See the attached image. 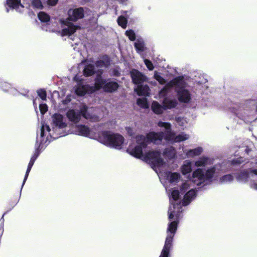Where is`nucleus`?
I'll use <instances>...</instances> for the list:
<instances>
[{
  "mask_svg": "<svg viewBox=\"0 0 257 257\" xmlns=\"http://www.w3.org/2000/svg\"><path fill=\"white\" fill-rule=\"evenodd\" d=\"M38 18L42 22L46 23V25L42 27L44 30L56 33L62 37L71 35L79 28L67 20H60L58 27L55 28L54 25V27L51 28L49 26L50 24L47 23L50 21V16L43 12L38 14Z\"/></svg>",
  "mask_w": 257,
  "mask_h": 257,
  "instance_id": "5",
  "label": "nucleus"
},
{
  "mask_svg": "<svg viewBox=\"0 0 257 257\" xmlns=\"http://www.w3.org/2000/svg\"><path fill=\"white\" fill-rule=\"evenodd\" d=\"M58 0H47L48 4L49 6H53L57 4Z\"/></svg>",
  "mask_w": 257,
  "mask_h": 257,
  "instance_id": "41",
  "label": "nucleus"
},
{
  "mask_svg": "<svg viewBox=\"0 0 257 257\" xmlns=\"http://www.w3.org/2000/svg\"><path fill=\"white\" fill-rule=\"evenodd\" d=\"M31 167H28V168H27V170L26 171V174H25V178H24V181H23V184H22V188L24 186L27 179V178L28 177V175H29V174L31 170Z\"/></svg>",
  "mask_w": 257,
  "mask_h": 257,
  "instance_id": "38",
  "label": "nucleus"
},
{
  "mask_svg": "<svg viewBox=\"0 0 257 257\" xmlns=\"http://www.w3.org/2000/svg\"><path fill=\"white\" fill-rule=\"evenodd\" d=\"M37 93L39 97L43 100L46 99V92L43 89H40L37 91Z\"/></svg>",
  "mask_w": 257,
  "mask_h": 257,
  "instance_id": "34",
  "label": "nucleus"
},
{
  "mask_svg": "<svg viewBox=\"0 0 257 257\" xmlns=\"http://www.w3.org/2000/svg\"><path fill=\"white\" fill-rule=\"evenodd\" d=\"M7 4L10 8L18 12L22 13L24 11V7L21 3V0H7Z\"/></svg>",
  "mask_w": 257,
  "mask_h": 257,
  "instance_id": "16",
  "label": "nucleus"
},
{
  "mask_svg": "<svg viewBox=\"0 0 257 257\" xmlns=\"http://www.w3.org/2000/svg\"><path fill=\"white\" fill-rule=\"evenodd\" d=\"M105 81L103 80L100 75H98L95 79L94 86H89L87 85H83L80 82L76 86L75 91L76 94L79 96H83L86 93H92L96 90L103 87L105 91L113 92L117 90L118 85L116 82H110L105 84Z\"/></svg>",
  "mask_w": 257,
  "mask_h": 257,
  "instance_id": "6",
  "label": "nucleus"
},
{
  "mask_svg": "<svg viewBox=\"0 0 257 257\" xmlns=\"http://www.w3.org/2000/svg\"><path fill=\"white\" fill-rule=\"evenodd\" d=\"M39 108H40L41 113L42 114H44L48 110L47 105L45 103L40 104Z\"/></svg>",
  "mask_w": 257,
  "mask_h": 257,
  "instance_id": "36",
  "label": "nucleus"
},
{
  "mask_svg": "<svg viewBox=\"0 0 257 257\" xmlns=\"http://www.w3.org/2000/svg\"><path fill=\"white\" fill-rule=\"evenodd\" d=\"M74 50H76V48L75 47H74Z\"/></svg>",
  "mask_w": 257,
  "mask_h": 257,
  "instance_id": "50",
  "label": "nucleus"
},
{
  "mask_svg": "<svg viewBox=\"0 0 257 257\" xmlns=\"http://www.w3.org/2000/svg\"><path fill=\"white\" fill-rule=\"evenodd\" d=\"M69 19L71 21H77L84 17V11L82 8L70 9L68 12Z\"/></svg>",
  "mask_w": 257,
  "mask_h": 257,
  "instance_id": "15",
  "label": "nucleus"
},
{
  "mask_svg": "<svg viewBox=\"0 0 257 257\" xmlns=\"http://www.w3.org/2000/svg\"><path fill=\"white\" fill-rule=\"evenodd\" d=\"M83 72L86 76L92 75L94 72V66L90 64L86 65L84 69Z\"/></svg>",
  "mask_w": 257,
  "mask_h": 257,
  "instance_id": "25",
  "label": "nucleus"
},
{
  "mask_svg": "<svg viewBox=\"0 0 257 257\" xmlns=\"http://www.w3.org/2000/svg\"><path fill=\"white\" fill-rule=\"evenodd\" d=\"M154 77L155 79L157 80L159 83L161 84H164L166 83V80L165 79L162 77L160 74L157 72V71H155L154 73Z\"/></svg>",
  "mask_w": 257,
  "mask_h": 257,
  "instance_id": "29",
  "label": "nucleus"
},
{
  "mask_svg": "<svg viewBox=\"0 0 257 257\" xmlns=\"http://www.w3.org/2000/svg\"><path fill=\"white\" fill-rule=\"evenodd\" d=\"M233 177L231 175H226L220 179V181L222 183H227L231 182Z\"/></svg>",
  "mask_w": 257,
  "mask_h": 257,
  "instance_id": "28",
  "label": "nucleus"
},
{
  "mask_svg": "<svg viewBox=\"0 0 257 257\" xmlns=\"http://www.w3.org/2000/svg\"><path fill=\"white\" fill-rule=\"evenodd\" d=\"M32 6L38 9H42L43 7L41 0H32Z\"/></svg>",
  "mask_w": 257,
  "mask_h": 257,
  "instance_id": "32",
  "label": "nucleus"
},
{
  "mask_svg": "<svg viewBox=\"0 0 257 257\" xmlns=\"http://www.w3.org/2000/svg\"><path fill=\"white\" fill-rule=\"evenodd\" d=\"M176 121L177 123L180 126H185L187 123L186 119L180 117H177Z\"/></svg>",
  "mask_w": 257,
  "mask_h": 257,
  "instance_id": "35",
  "label": "nucleus"
},
{
  "mask_svg": "<svg viewBox=\"0 0 257 257\" xmlns=\"http://www.w3.org/2000/svg\"><path fill=\"white\" fill-rule=\"evenodd\" d=\"M98 141L110 147L120 149L124 142V138L121 135L117 134L104 132L99 134Z\"/></svg>",
  "mask_w": 257,
  "mask_h": 257,
  "instance_id": "8",
  "label": "nucleus"
},
{
  "mask_svg": "<svg viewBox=\"0 0 257 257\" xmlns=\"http://www.w3.org/2000/svg\"><path fill=\"white\" fill-rule=\"evenodd\" d=\"M118 24L123 28H125L127 24V20L125 18L120 16L117 19Z\"/></svg>",
  "mask_w": 257,
  "mask_h": 257,
  "instance_id": "31",
  "label": "nucleus"
},
{
  "mask_svg": "<svg viewBox=\"0 0 257 257\" xmlns=\"http://www.w3.org/2000/svg\"><path fill=\"white\" fill-rule=\"evenodd\" d=\"M144 63L149 70H153L154 66L152 62L148 59H144Z\"/></svg>",
  "mask_w": 257,
  "mask_h": 257,
  "instance_id": "37",
  "label": "nucleus"
},
{
  "mask_svg": "<svg viewBox=\"0 0 257 257\" xmlns=\"http://www.w3.org/2000/svg\"><path fill=\"white\" fill-rule=\"evenodd\" d=\"M178 102L176 99L165 97L163 100L162 104L165 110L171 109L175 107Z\"/></svg>",
  "mask_w": 257,
  "mask_h": 257,
  "instance_id": "19",
  "label": "nucleus"
},
{
  "mask_svg": "<svg viewBox=\"0 0 257 257\" xmlns=\"http://www.w3.org/2000/svg\"><path fill=\"white\" fill-rule=\"evenodd\" d=\"M67 117L70 121L76 123L79 121L81 115L80 113L73 109H70L67 112Z\"/></svg>",
  "mask_w": 257,
  "mask_h": 257,
  "instance_id": "20",
  "label": "nucleus"
},
{
  "mask_svg": "<svg viewBox=\"0 0 257 257\" xmlns=\"http://www.w3.org/2000/svg\"><path fill=\"white\" fill-rule=\"evenodd\" d=\"M131 76L133 83L137 85H140L144 82H148V77L136 69H133L131 71Z\"/></svg>",
  "mask_w": 257,
  "mask_h": 257,
  "instance_id": "14",
  "label": "nucleus"
},
{
  "mask_svg": "<svg viewBox=\"0 0 257 257\" xmlns=\"http://www.w3.org/2000/svg\"><path fill=\"white\" fill-rule=\"evenodd\" d=\"M109 62V58L107 56H104L102 59L98 60L96 63V67L98 68L97 71L101 73V68L106 67L108 65Z\"/></svg>",
  "mask_w": 257,
  "mask_h": 257,
  "instance_id": "23",
  "label": "nucleus"
},
{
  "mask_svg": "<svg viewBox=\"0 0 257 257\" xmlns=\"http://www.w3.org/2000/svg\"><path fill=\"white\" fill-rule=\"evenodd\" d=\"M248 178H251L249 182L250 187L255 190H257V169H252L248 174L246 172H240L236 177L238 181L245 183Z\"/></svg>",
  "mask_w": 257,
  "mask_h": 257,
  "instance_id": "10",
  "label": "nucleus"
},
{
  "mask_svg": "<svg viewBox=\"0 0 257 257\" xmlns=\"http://www.w3.org/2000/svg\"><path fill=\"white\" fill-rule=\"evenodd\" d=\"M74 80L75 81H80L79 79V78H78V76L77 75H76L75 77H74Z\"/></svg>",
  "mask_w": 257,
  "mask_h": 257,
  "instance_id": "48",
  "label": "nucleus"
},
{
  "mask_svg": "<svg viewBox=\"0 0 257 257\" xmlns=\"http://www.w3.org/2000/svg\"><path fill=\"white\" fill-rule=\"evenodd\" d=\"M119 2L121 4L125 3L128 0H118Z\"/></svg>",
  "mask_w": 257,
  "mask_h": 257,
  "instance_id": "46",
  "label": "nucleus"
},
{
  "mask_svg": "<svg viewBox=\"0 0 257 257\" xmlns=\"http://www.w3.org/2000/svg\"><path fill=\"white\" fill-rule=\"evenodd\" d=\"M12 85L6 82L2 81L0 79V88L4 91L7 92Z\"/></svg>",
  "mask_w": 257,
  "mask_h": 257,
  "instance_id": "30",
  "label": "nucleus"
},
{
  "mask_svg": "<svg viewBox=\"0 0 257 257\" xmlns=\"http://www.w3.org/2000/svg\"><path fill=\"white\" fill-rule=\"evenodd\" d=\"M212 164L213 160L210 157L205 156L199 157L194 162L195 166L197 168L193 172L191 177L182 184L180 186L181 192L175 189L169 190L171 205L169 208L168 215L170 222L167 230V235L165 244L159 257H168L169 251L172 247L173 238L177 228L180 213L182 212L179 200L180 193H185L182 202L183 205L186 206L189 204L196 196L194 185L204 186L209 184L219 174L221 169L219 164L206 167Z\"/></svg>",
  "mask_w": 257,
  "mask_h": 257,
  "instance_id": "1",
  "label": "nucleus"
},
{
  "mask_svg": "<svg viewBox=\"0 0 257 257\" xmlns=\"http://www.w3.org/2000/svg\"><path fill=\"white\" fill-rule=\"evenodd\" d=\"M39 156V153L38 151H36V152L34 153V155L32 156L31 159H34V160H36L37 157Z\"/></svg>",
  "mask_w": 257,
  "mask_h": 257,
  "instance_id": "43",
  "label": "nucleus"
},
{
  "mask_svg": "<svg viewBox=\"0 0 257 257\" xmlns=\"http://www.w3.org/2000/svg\"><path fill=\"white\" fill-rule=\"evenodd\" d=\"M33 103H34V104H35V101H33Z\"/></svg>",
  "mask_w": 257,
  "mask_h": 257,
  "instance_id": "51",
  "label": "nucleus"
},
{
  "mask_svg": "<svg viewBox=\"0 0 257 257\" xmlns=\"http://www.w3.org/2000/svg\"><path fill=\"white\" fill-rule=\"evenodd\" d=\"M70 97L69 96H67L66 98L63 101V103L64 104H67L70 101Z\"/></svg>",
  "mask_w": 257,
  "mask_h": 257,
  "instance_id": "44",
  "label": "nucleus"
},
{
  "mask_svg": "<svg viewBox=\"0 0 257 257\" xmlns=\"http://www.w3.org/2000/svg\"><path fill=\"white\" fill-rule=\"evenodd\" d=\"M7 92L14 95H16L18 94L17 90L14 87H12V85Z\"/></svg>",
  "mask_w": 257,
  "mask_h": 257,
  "instance_id": "39",
  "label": "nucleus"
},
{
  "mask_svg": "<svg viewBox=\"0 0 257 257\" xmlns=\"http://www.w3.org/2000/svg\"><path fill=\"white\" fill-rule=\"evenodd\" d=\"M35 161L34 160V159H31L28 166L32 168L34 164Z\"/></svg>",
  "mask_w": 257,
  "mask_h": 257,
  "instance_id": "45",
  "label": "nucleus"
},
{
  "mask_svg": "<svg viewBox=\"0 0 257 257\" xmlns=\"http://www.w3.org/2000/svg\"><path fill=\"white\" fill-rule=\"evenodd\" d=\"M80 113L87 119L91 121H97L99 120V117L95 113H94V109L88 108L86 105H83L80 107Z\"/></svg>",
  "mask_w": 257,
  "mask_h": 257,
  "instance_id": "13",
  "label": "nucleus"
},
{
  "mask_svg": "<svg viewBox=\"0 0 257 257\" xmlns=\"http://www.w3.org/2000/svg\"><path fill=\"white\" fill-rule=\"evenodd\" d=\"M176 150L173 147L166 148L164 151V156L167 159H171L175 158L176 156Z\"/></svg>",
  "mask_w": 257,
  "mask_h": 257,
  "instance_id": "24",
  "label": "nucleus"
},
{
  "mask_svg": "<svg viewBox=\"0 0 257 257\" xmlns=\"http://www.w3.org/2000/svg\"><path fill=\"white\" fill-rule=\"evenodd\" d=\"M73 130L69 133L82 136L93 139L98 140L99 134L97 135L94 129L90 128L83 124L75 125L73 126Z\"/></svg>",
  "mask_w": 257,
  "mask_h": 257,
  "instance_id": "9",
  "label": "nucleus"
},
{
  "mask_svg": "<svg viewBox=\"0 0 257 257\" xmlns=\"http://www.w3.org/2000/svg\"><path fill=\"white\" fill-rule=\"evenodd\" d=\"M127 152L135 157L140 158L151 164L152 168L156 172L160 179L166 180L168 183L176 184L181 179V175L176 172L163 173L161 170L166 166L165 162L161 158L159 151L146 152V139L142 136L136 137V145H131Z\"/></svg>",
  "mask_w": 257,
  "mask_h": 257,
  "instance_id": "2",
  "label": "nucleus"
},
{
  "mask_svg": "<svg viewBox=\"0 0 257 257\" xmlns=\"http://www.w3.org/2000/svg\"><path fill=\"white\" fill-rule=\"evenodd\" d=\"M137 103L140 107L142 108H148L149 105L146 98H138L137 101Z\"/></svg>",
  "mask_w": 257,
  "mask_h": 257,
  "instance_id": "26",
  "label": "nucleus"
},
{
  "mask_svg": "<svg viewBox=\"0 0 257 257\" xmlns=\"http://www.w3.org/2000/svg\"><path fill=\"white\" fill-rule=\"evenodd\" d=\"M245 151L246 152V154H248L249 153V152L250 151V150L248 149V148L247 147L245 149Z\"/></svg>",
  "mask_w": 257,
  "mask_h": 257,
  "instance_id": "47",
  "label": "nucleus"
},
{
  "mask_svg": "<svg viewBox=\"0 0 257 257\" xmlns=\"http://www.w3.org/2000/svg\"><path fill=\"white\" fill-rule=\"evenodd\" d=\"M135 91L137 93L138 95H144L145 96H149L150 94V89L149 87L147 85H137L134 88Z\"/></svg>",
  "mask_w": 257,
  "mask_h": 257,
  "instance_id": "17",
  "label": "nucleus"
},
{
  "mask_svg": "<svg viewBox=\"0 0 257 257\" xmlns=\"http://www.w3.org/2000/svg\"><path fill=\"white\" fill-rule=\"evenodd\" d=\"M127 134L130 136H133L135 135V131L134 129L131 127H127L126 128Z\"/></svg>",
  "mask_w": 257,
  "mask_h": 257,
  "instance_id": "40",
  "label": "nucleus"
},
{
  "mask_svg": "<svg viewBox=\"0 0 257 257\" xmlns=\"http://www.w3.org/2000/svg\"><path fill=\"white\" fill-rule=\"evenodd\" d=\"M151 109L156 114H161L165 110L163 104L157 101H153L151 105Z\"/></svg>",
  "mask_w": 257,
  "mask_h": 257,
  "instance_id": "21",
  "label": "nucleus"
},
{
  "mask_svg": "<svg viewBox=\"0 0 257 257\" xmlns=\"http://www.w3.org/2000/svg\"><path fill=\"white\" fill-rule=\"evenodd\" d=\"M183 84V78L179 77L175 78L167 83L166 85L165 86V87L159 92V97L162 98L165 97L168 93L169 89L170 87H175L176 88V86L180 87V86H182Z\"/></svg>",
  "mask_w": 257,
  "mask_h": 257,
  "instance_id": "12",
  "label": "nucleus"
},
{
  "mask_svg": "<svg viewBox=\"0 0 257 257\" xmlns=\"http://www.w3.org/2000/svg\"><path fill=\"white\" fill-rule=\"evenodd\" d=\"M150 83L152 84H153V82H150Z\"/></svg>",
  "mask_w": 257,
  "mask_h": 257,
  "instance_id": "49",
  "label": "nucleus"
},
{
  "mask_svg": "<svg viewBox=\"0 0 257 257\" xmlns=\"http://www.w3.org/2000/svg\"><path fill=\"white\" fill-rule=\"evenodd\" d=\"M52 124L53 125V130L51 131L49 126L44 123H42L40 129V136L37 135L36 138V145H39L40 147L41 145L47 143V141L50 142V139L53 138L54 139L58 137L64 136L67 135V133H57L58 135H54L52 132H56L57 129H63L65 128L67 124L64 120L63 116L59 113H55L52 116Z\"/></svg>",
  "mask_w": 257,
  "mask_h": 257,
  "instance_id": "4",
  "label": "nucleus"
},
{
  "mask_svg": "<svg viewBox=\"0 0 257 257\" xmlns=\"http://www.w3.org/2000/svg\"><path fill=\"white\" fill-rule=\"evenodd\" d=\"M126 35L128 37L130 40L134 41L136 38L135 32L132 30H128L125 32Z\"/></svg>",
  "mask_w": 257,
  "mask_h": 257,
  "instance_id": "33",
  "label": "nucleus"
},
{
  "mask_svg": "<svg viewBox=\"0 0 257 257\" xmlns=\"http://www.w3.org/2000/svg\"><path fill=\"white\" fill-rule=\"evenodd\" d=\"M135 46L138 52H143L145 50V45L142 40H138L135 43Z\"/></svg>",
  "mask_w": 257,
  "mask_h": 257,
  "instance_id": "27",
  "label": "nucleus"
},
{
  "mask_svg": "<svg viewBox=\"0 0 257 257\" xmlns=\"http://www.w3.org/2000/svg\"><path fill=\"white\" fill-rule=\"evenodd\" d=\"M257 101L255 99H247L241 102L234 111V113L240 119L248 123L256 119L255 108L257 111Z\"/></svg>",
  "mask_w": 257,
  "mask_h": 257,
  "instance_id": "7",
  "label": "nucleus"
},
{
  "mask_svg": "<svg viewBox=\"0 0 257 257\" xmlns=\"http://www.w3.org/2000/svg\"><path fill=\"white\" fill-rule=\"evenodd\" d=\"M158 126L164 127L165 132H162L155 133L151 132L147 134L146 137L143 136L146 139V147L149 142H152L155 144L161 143L163 138L168 143H174L185 141L189 138V135L185 133H181L176 135L171 130V124L169 122L160 121L158 122ZM143 136V135H142Z\"/></svg>",
  "mask_w": 257,
  "mask_h": 257,
  "instance_id": "3",
  "label": "nucleus"
},
{
  "mask_svg": "<svg viewBox=\"0 0 257 257\" xmlns=\"http://www.w3.org/2000/svg\"><path fill=\"white\" fill-rule=\"evenodd\" d=\"M203 148L199 146L192 149L186 150L185 153L187 158H194L200 156L203 153Z\"/></svg>",
  "mask_w": 257,
  "mask_h": 257,
  "instance_id": "18",
  "label": "nucleus"
},
{
  "mask_svg": "<svg viewBox=\"0 0 257 257\" xmlns=\"http://www.w3.org/2000/svg\"><path fill=\"white\" fill-rule=\"evenodd\" d=\"M243 162L242 158H238L236 159L235 160H233L232 161L233 164H241Z\"/></svg>",
  "mask_w": 257,
  "mask_h": 257,
  "instance_id": "42",
  "label": "nucleus"
},
{
  "mask_svg": "<svg viewBox=\"0 0 257 257\" xmlns=\"http://www.w3.org/2000/svg\"><path fill=\"white\" fill-rule=\"evenodd\" d=\"M181 171L183 175L190 174L192 171V162L189 160L185 161L181 167Z\"/></svg>",
  "mask_w": 257,
  "mask_h": 257,
  "instance_id": "22",
  "label": "nucleus"
},
{
  "mask_svg": "<svg viewBox=\"0 0 257 257\" xmlns=\"http://www.w3.org/2000/svg\"><path fill=\"white\" fill-rule=\"evenodd\" d=\"M183 82L184 84L182 86L180 87L176 86L175 89L177 92L179 100L181 102L188 103L191 99V95L189 91L185 88L186 84L184 79Z\"/></svg>",
  "mask_w": 257,
  "mask_h": 257,
  "instance_id": "11",
  "label": "nucleus"
}]
</instances>
